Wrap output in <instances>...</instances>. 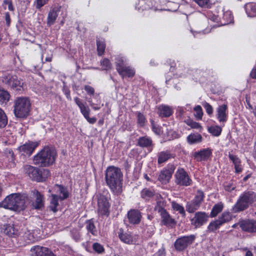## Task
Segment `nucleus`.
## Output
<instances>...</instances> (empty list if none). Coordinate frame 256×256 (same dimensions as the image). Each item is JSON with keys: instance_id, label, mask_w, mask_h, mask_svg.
I'll use <instances>...</instances> for the list:
<instances>
[{"instance_id": "nucleus-33", "label": "nucleus", "mask_w": 256, "mask_h": 256, "mask_svg": "<svg viewBox=\"0 0 256 256\" xmlns=\"http://www.w3.org/2000/svg\"><path fill=\"white\" fill-rule=\"evenodd\" d=\"M86 228L87 230L92 234L93 236H96L97 230L94 226V222L92 220H89L86 221Z\"/></svg>"}, {"instance_id": "nucleus-19", "label": "nucleus", "mask_w": 256, "mask_h": 256, "mask_svg": "<svg viewBox=\"0 0 256 256\" xmlns=\"http://www.w3.org/2000/svg\"><path fill=\"white\" fill-rule=\"evenodd\" d=\"M16 76V75L11 72H4L1 76L0 80L8 88H10L11 84L14 83Z\"/></svg>"}, {"instance_id": "nucleus-61", "label": "nucleus", "mask_w": 256, "mask_h": 256, "mask_svg": "<svg viewBox=\"0 0 256 256\" xmlns=\"http://www.w3.org/2000/svg\"><path fill=\"white\" fill-rule=\"evenodd\" d=\"M90 106L95 110H99L100 108V106H98V104H96L92 102V99H90L88 100Z\"/></svg>"}, {"instance_id": "nucleus-16", "label": "nucleus", "mask_w": 256, "mask_h": 256, "mask_svg": "<svg viewBox=\"0 0 256 256\" xmlns=\"http://www.w3.org/2000/svg\"><path fill=\"white\" fill-rule=\"evenodd\" d=\"M24 172L32 180L37 182L40 180L38 177V169L30 165H26L24 166Z\"/></svg>"}, {"instance_id": "nucleus-21", "label": "nucleus", "mask_w": 256, "mask_h": 256, "mask_svg": "<svg viewBox=\"0 0 256 256\" xmlns=\"http://www.w3.org/2000/svg\"><path fill=\"white\" fill-rule=\"evenodd\" d=\"M173 109L170 106L162 104L158 107V114L162 118H168L172 115Z\"/></svg>"}, {"instance_id": "nucleus-37", "label": "nucleus", "mask_w": 256, "mask_h": 256, "mask_svg": "<svg viewBox=\"0 0 256 256\" xmlns=\"http://www.w3.org/2000/svg\"><path fill=\"white\" fill-rule=\"evenodd\" d=\"M202 140V136L198 134H191L189 135L187 138L188 142L190 144L200 142Z\"/></svg>"}, {"instance_id": "nucleus-31", "label": "nucleus", "mask_w": 256, "mask_h": 256, "mask_svg": "<svg viewBox=\"0 0 256 256\" xmlns=\"http://www.w3.org/2000/svg\"><path fill=\"white\" fill-rule=\"evenodd\" d=\"M10 94L4 88H0V104L6 105L10 99Z\"/></svg>"}, {"instance_id": "nucleus-13", "label": "nucleus", "mask_w": 256, "mask_h": 256, "mask_svg": "<svg viewBox=\"0 0 256 256\" xmlns=\"http://www.w3.org/2000/svg\"><path fill=\"white\" fill-rule=\"evenodd\" d=\"M60 8V6H54L50 8L47 17V24L48 26H50L55 23Z\"/></svg>"}, {"instance_id": "nucleus-52", "label": "nucleus", "mask_w": 256, "mask_h": 256, "mask_svg": "<svg viewBox=\"0 0 256 256\" xmlns=\"http://www.w3.org/2000/svg\"><path fill=\"white\" fill-rule=\"evenodd\" d=\"M228 157L230 159L232 162L234 166L240 164V160L236 156L233 155L230 153L228 154Z\"/></svg>"}, {"instance_id": "nucleus-43", "label": "nucleus", "mask_w": 256, "mask_h": 256, "mask_svg": "<svg viewBox=\"0 0 256 256\" xmlns=\"http://www.w3.org/2000/svg\"><path fill=\"white\" fill-rule=\"evenodd\" d=\"M232 219V216L229 212H224L222 216L218 220L222 224L229 222Z\"/></svg>"}, {"instance_id": "nucleus-22", "label": "nucleus", "mask_w": 256, "mask_h": 256, "mask_svg": "<svg viewBox=\"0 0 256 256\" xmlns=\"http://www.w3.org/2000/svg\"><path fill=\"white\" fill-rule=\"evenodd\" d=\"M240 226L242 230L246 232H256V221L254 220H244L240 223Z\"/></svg>"}, {"instance_id": "nucleus-23", "label": "nucleus", "mask_w": 256, "mask_h": 256, "mask_svg": "<svg viewBox=\"0 0 256 256\" xmlns=\"http://www.w3.org/2000/svg\"><path fill=\"white\" fill-rule=\"evenodd\" d=\"M141 217L140 212L138 210H132L128 214V220L132 224H138L140 221Z\"/></svg>"}, {"instance_id": "nucleus-11", "label": "nucleus", "mask_w": 256, "mask_h": 256, "mask_svg": "<svg viewBox=\"0 0 256 256\" xmlns=\"http://www.w3.org/2000/svg\"><path fill=\"white\" fill-rule=\"evenodd\" d=\"M228 106L223 104L219 106L216 108V118L220 124H222V127L224 123L228 120Z\"/></svg>"}, {"instance_id": "nucleus-28", "label": "nucleus", "mask_w": 256, "mask_h": 256, "mask_svg": "<svg viewBox=\"0 0 256 256\" xmlns=\"http://www.w3.org/2000/svg\"><path fill=\"white\" fill-rule=\"evenodd\" d=\"M48 248L39 246H36L32 247L30 249L32 256H44L46 254Z\"/></svg>"}, {"instance_id": "nucleus-36", "label": "nucleus", "mask_w": 256, "mask_h": 256, "mask_svg": "<svg viewBox=\"0 0 256 256\" xmlns=\"http://www.w3.org/2000/svg\"><path fill=\"white\" fill-rule=\"evenodd\" d=\"M171 205L174 210L178 212L182 216H185L186 212L182 206L174 201L171 202Z\"/></svg>"}, {"instance_id": "nucleus-51", "label": "nucleus", "mask_w": 256, "mask_h": 256, "mask_svg": "<svg viewBox=\"0 0 256 256\" xmlns=\"http://www.w3.org/2000/svg\"><path fill=\"white\" fill-rule=\"evenodd\" d=\"M194 110L196 112L195 116L198 119H202L203 115L202 107L199 105L196 106L194 108Z\"/></svg>"}, {"instance_id": "nucleus-26", "label": "nucleus", "mask_w": 256, "mask_h": 256, "mask_svg": "<svg viewBox=\"0 0 256 256\" xmlns=\"http://www.w3.org/2000/svg\"><path fill=\"white\" fill-rule=\"evenodd\" d=\"M74 100L76 105L78 106L80 112L83 115V116L84 117H88V115H90V109L88 106H86V104H84L82 100L78 97L74 98Z\"/></svg>"}, {"instance_id": "nucleus-45", "label": "nucleus", "mask_w": 256, "mask_h": 256, "mask_svg": "<svg viewBox=\"0 0 256 256\" xmlns=\"http://www.w3.org/2000/svg\"><path fill=\"white\" fill-rule=\"evenodd\" d=\"M199 6L204 8H210L212 4L210 0H194Z\"/></svg>"}, {"instance_id": "nucleus-24", "label": "nucleus", "mask_w": 256, "mask_h": 256, "mask_svg": "<svg viewBox=\"0 0 256 256\" xmlns=\"http://www.w3.org/2000/svg\"><path fill=\"white\" fill-rule=\"evenodd\" d=\"M34 196L36 197V200L32 203V206L35 209H40L44 206V197L40 192L34 190L32 192Z\"/></svg>"}, {"instance_id": "nucleus-55", "label": "nucleus", "mask_w": 256, "mask_h": 256, "mask_svg": "<svg viewBox=\"0 0 256 256\" xmlns=\"http://www.w3.org/2000/svg\"><path fill=\"white\" fill-rule=\"evenodd\" d=\"M5 5H8V10L10 11L14 10V7L12 6V2L11 0H4L3 2L2 6L4 9L6 8Z\"/></svg>"}, {"instance_id": "nucleus-59", "label": "nucleus", "mask_w": 256, "mask_h": 256, "mask_svg": "<svg viewBox=\"0 0 256 256\" xmlns=\"http://www.w3.org/2000/svg\"><path fill=\"white\" fill-rule=\"evenodd\" d=\"M236 188V186L232 183H227L224 186V189L228 192H231Z\"/></svg>"}, {"instance_id": "nucleus-32", "label": "nucleus", "mask_w": 256, "mask_h": 256, "mask_svg": "<svg viewBox=\"0 0 256 256\" xmlns=\"http://www.w3.org/2000/svg\"><path fill=\"white\" fill-rule=\"evenodd\" d=\"M51 196L52 198L50 200L49 208L51 210L56 212L58 211L57 206H58V200L60 198L58 196L54 194H52Z\"/></svg>"}, {"instance_id": "nucleus-40", "label": "nucleus", "mask_w": 256, "mask_h": 256, "mask_svg": "<svg viewBox=\"0 0 256 256\" xmlns=\"http://www.w3.org/2000/svg\"><path fill=\"white\" fill-rule=\"evenodd\" d=\"M223 208V205L221 203H218L215 204L212 208L210 216L215 217L217 214L220 213Z\"/></svg>"}, {"instance_id": "nucleus-58", "label": "nucleus", "mask_w": 256, "mask_h": 256, "mask_svg": "<svg viewBox=\"0 0 256 256\" xmlns=\"http://www.w3.org/2000/svg\"><path fill=\"white\" fill-rule=\"evenodd\" d=\"M223 18L226 20L228 22H231L232 20V12L230 11H227L224 12Z\"/></svg>"}, {"instance_id": "nucleus-6", "label": "nucleus", "mask_w": 256, "mask_h": 256, "mask_svg": "<svg viewBox=\"0 0 256 256\" xmlns=\"http://www.w3.org/2000/svg\"><path fill=\"white\" fill-rule=\"evenodd\" d=\"M204 194L201 190H198L194 199L186 203V208L189 213H194L198 210L204 202Z\"/></svg>"}, {"instance_id": "nucleus-48", "label": "nucleus", "mask_w": 256, "mask_h": 256, "mask_svg": "<svg viewBox=\"0 0 256 256\" xmlns=\"http://www.w3.org/2000/svg\"><path fill=\"white\" fill-rule=\"evenodd\" d=\"M93 250L98 254H102L104 250V246L98 242H94L92 244Z\"/></svg>"}, {"instance_id": "nucleus-20", "label": "nucleus", "mask_w": 256, "mask_h": 256, "mask_svg": "<svg viewBox=\"0 0 256 256\" xmlns=\"http://www.w3.org/2000/svg\"><path fill=\"white\" fill-rule=\"evenodd\" d=\"M4 232L10 237L15 238L18 236L20 232L17 228L13 224H6L3 226Z\"/></svg>"}, {"instance_id": "nucleus-53", "label": "nucleus", "mask_w": 256, "mask_h": 256, "mask_svg": "<svg viewBox=\"0 0 256 256\" xmlns=\"http://www.w3.org/2000/svg\"><path fill=\"white\" fill-rule=\"evenodd\" d=\"M152 131L156 134L160 135L161 133L160 128L157 126L154 120H151Z\"/></svg>"}, {"instance_id": "nucleus-3", "label": "nucleus", "mask_w": 256, "mask_h": 256, "mask_svg": "<svg viewBox=\"0 0 256 256\" xmlns=\"http://www.w3.org/2000/svg\"><path fill=\"white\" fill-rule=\"evenodd\" d=\"M56 152L52 147H44L34 156V162L40 166H48L56 160Z\"/></svg>"}, {"instance_id": "nucleus-39", "label": "nucleus", "mask_w": 256, "mask_h": 256, "mask_svg": "<svg viewBox=\"0 0 256 256\" xmlns=\"http://www.w3.org/2000/svg\"><path fill=\"white\" fill-rule=\"evenodd\" d=\"M56 186L58 188V190L60 194H62V196H58L60 200H64L68 197V193L67 190L60 185H56Z\"/></svg>"}, {"instance_id": "nucleus-15", "label": "nucleus", "mask_w": 256, "mask_h": 256, "mask_svg": "<svg viewBox=\"0 0 256 256\" xmlns=\"http://www.w3.org/2000/svg\"><path fill=\"white\" fill-rule=\"evenodd\" d=\"M212 154V152L210 149L205 148L194 153L193 157L198 162L205 161L210 158Z\"/></svg>"}, {"instance_id": "nucleus-5", "label": "nucleus", "mask_w": 256, "mask_h": 256, "mask_svg": "<svg viewBox=\"0 0 256 256\" xmlns=\"http://www.w3.org/2000/svg\"><path fill=\"white\" fill-rule=\"evenodd\" d=\"M256 201V194L252 191L244 192L234 204L233 210L234 212L242 211L247 208L249 205Z\"/></svg>"}, {"instance_id": "nucleus-63", "label": "nucleus", "mask_w": 256, "mask_h": 256, "mask_svg": "<svg viewBox=\"0 0 256 256\" xmlns=\"http://www.w3.org/2000/svg\"><path fill=\"white\" fill-rule=\"evenodd\" d=\"M4 20L6 22L7 26H9L10 24L11 19L10 18V14L8 12H6L4 14Z\"/></svg>"}, {"instance_id": "nucleus-4", "label": "nucleus", "mask_w": 256, "mask_h": 256, "mask_svg": "<svg viewBox=\"0 0 256 256\" xmlns=\"http://www.w3.org/2000/svg\"><path fill=\"white\" fill-rule=\"evenodd\" d=\"M31 109V103L28 98L18 96L14 101V114L20 118H25L30 114Z\"/></svg>"}, {"instance_id": "nucleus-1", "label": "nucleus", "mask_w": 256, "mask_h": 256, "mask_svg": "<svg viewBox=\"0 0 256 256\" xmlns=\"http://www.w3.org/2000/svg\"><path fill=\"white\" fill-rule=\"evenodd\" d=\"M105 178L107 185L114 194H119L122 192V174L119 168L114 166L108 168Z\"/></svg>"}, {"instance_id": "nucleus-12", "label": "nucleus", "mask_w": 256, "mask_h": 256, "mask_svg": "<svg viewBox=\"0 0 256 256\" xmlns=\"http://www.w3.org/2000/svg\"><path fill=\"white\" fill-rule=\"evenodd\" d=\"M208 216L204 212H198L191 219V223L196 228L200 227L208 221Z\"/></svg>"}, {"instance_id": "nucleus-47", "label": "nucleus", "mask_w": 256, "mask_h": 256, "mask_svg": "<svg viewBox=\"0 0 256 256\" xmlns=\"http://www.w3.org/2000/svg\"><path fill=\"white\" fill-rule=\"evenodd\" d=\"M222 224L218 220L210 222L208 228L209 230L213 232L218 228Z\"/></svg>"}, {"instance_id": "nucleus-14", "label": "nucleus", "mask_w": 256, "mask_h": 256, "mask_svg": "<svg viewBox=\"0 0 256 256\" xmlns=\"http://www.w3.org/2000/svg\"><path fill=\"white\" fill-rule=\"evenodd\" d=\"M158 212L160 214L162 222L164 225L171 226L176 224V222L175 220L171 217L164 208L162 207L159 208Z\"/></svg>"}, {"instance_id": "nucleus-29", "label": "nucleus", "mask_w": 256, "mask_h": 256, "mask_svg": "<svg viewBox=\"0 0 256 256\" xmlns=\"http://www.w3.org/2000/svg\"><path fill=\"white\" fill-rule=\"evenodd\" d=\"M14 83L11 84V86L10 88V89L16 91L20 92L24 90V82L23 80L18 78L17 76L15 78L14 81Z\"/></svg>"}, {"instance_id": "nucleus-64", "label": "nucleus", "mask_w": 256, "mask_h": 256, "mask_svg": "<svg viewBox=\"0 0 256 256\" xmlns=\"http://www.w3.org/2000/svg\"><path fill=\"white\" fill-rule=\"evenodd\" d=\"M86 120L87 121L90 123V124H94L96 121V118H90L89 116V115H88V117H84Z\"/></svg>"}, {"instance_id": "nucleus-17", "label": "nucleus", "mask_w": 256, "mask_h": 256, "mask_svg": "<svg viewBox=\"0 0 256 256\" xmlns=\"http://www.w3.org/2000/svg\"><path fill=\"white\" fill-rule=\"evenodd\" d=\"M118 236L121 241L126 244H132L136 242V238L130 232L124 233L122 228L119 230Z\"/></svg>"}, {"instance_id": "nucleus-60", "label": "nucleus", "mask_w": 256, "mask_h": 256, "mask_svg": "<svg viewBox=\"0 0 256 256\" xmlns=\"http://www.w3.org/2000/svg\"><path fill=\"white\" fill-rule=\"evenodd\" d=\"M48 0H36V8H40L48 2Z\"/></svg>"}, {"instance_id": "nucleus-54", "label": "nucleus", "mask_w": 256, "mask_h": 256, "mask_svg": "<svg viewBox=\"0 0 256 256\" xmlns=\"http://www.w3.org/2000/svg\"><path fill=\"white\" fill-rule=\"evenodd\" d=\"M203 106L205 108L206 112L208 115H210L212 114L213 108L210 104L206 102L203 104Z\"/></svg>"}, {"instance_id": "nucleus-8", "label": "nucleus", "mask_w": 256, "mask_h": 256, "mask_svg": "<svg viewBox=\"0 0 256 256\" xmlns=\"http://www.w3.org/2000/svg\"><path fill=\"white\" fill-rule=\"evenodd\" d=\"M98 212L99 216H108L110 214V204L106 198L102 194H98Z\"/></svg>"}, {"instance_id": "nucleus-18", "label": "nucleus", "mask_w": 256, "mask_h": 256, "mask_svg": "<svg viewBox=\"0 0 256 256\" xmlns=\"http://www.w3.org/2000/svg\"><path fill=\"white\" fill-rule=\"evenodd\" d=\"M117 64V71L122 77L127 76L132 77L134 75L135 72L134 69L129 66H122L120 63Z\"/></svg>"}, {"instance_id": "nucleus-57", "label": "nucleus", "mask_w": 256, "mask_h": 256, "mask_svg": "<svg viewBox=\"0 0 256 256\" xmlns=\"http://www.w3.org/2000/svg\"><path fill=\"white\" fill-rule=\"evenodd\" d=\"M84 89L88 95L93 96L94 94V89L90 86L86 85Z\"/></svg>"}, {"instance_id": "nucleus-62", "label": "nucleus", "mask_w": 256, "mask_h": 256, "mask_svg": "<svg viewBox=\"0 0 256 256\" xmlns=\"http://www.w3.org/2000/svg\"><path fill=\"white\" fill-rule=\"evenodd\" d=\"M125 59L123 57H118L116 58V69L117 70V64L118 63H120V65L122 66H125L124 65Z\"/></svg>"}, {"instance_id": "nucleus-25", "label": "nucleus", "mask_w": 256, "mask_h": 256, "mask_svg": "<svg viewBox=\"0 0 256 256\" xmlns=\"http://www.w3.org/2000/svg\"><path fill=\"white\" fill-rule=\"evenodd\" d=\"M174 154L169 150L162 151L158 154V164H162L168 160L169 159L174 158Z\"/></svg>"}, {"instance_id": "nucleus-35", "label": "nucleus", "mask_w": 256, "mask_h": 256, "mask_svg": "<svg viewBox=\"0 0 256 256\" xmlns=\"http://www.w3.org/2000/svg\"><path fill=\"white\" fill-rule=\"evenodd\" d=\"M222 124L220 126H212L208 128V131L212 136H218L220 135L222 131Z\"/></svg>"}, {"instance_id": "nucleus-46", "label": "nucleus", "mask_w": 256, "mask_h": 256, "mask_svg": "<svg viewBox=\"0 0 256 256\" xmlns=\"http://www.w3.org/2000/svg\"><path fill=\"white\" fill-rule=\"evenodd\" d=\"M7 123V117L4 110L0 108V128L4 127Z\"/></svg>"}, {"instance_id": "nucleus-34", "label": "nucleus", "mask_w": 256, "mask_h": 256, "mask_svg": "<svg viewBox=\"0 0 256 256\" xmlns=\"http://www.w3.org/2000/svg\"><path fill=\"white\" fill-rule=\"evenodd\" d=\"M152 144V140L146 136L140 137L138 140V144L141 147H148Z\"/></svg>"}, {"instance_id": "nucleus-42", "label": "nucleus", "mask_w": 256, "mask_h": 256, "mask_svg": "<svg viewBox=\"0 0 256 256\" xmlns=\"http://www.w3.org/2000/svg\"><path fill=\"white\" fill-rule=\"evenodd\" d=\"M184 122L192 128H196L198 130L202 128V126L199 123L196 122L190 118H188L184 120Z\"/></svg>"}, {"instance_id": "nucleus-7", "label": "nucleus", "mask_w": 256, "mask_h": 256, "mask_svg": "<svg viewBox=\"0 0 256 256\" xmlns=\"http://www.w3.org/2000/svg\"><path fill=\"white\" fill-rule=\"evenodd\" d=\"M175 182L180 186H188L192 183L188 174L184 168H179L176 170L175 175Z\"/></svg>"}, {"instance_id": "nucleus-44", "label": "nucleus", "mask_w": 256, "mask_h": 256, "mask_svg": "<svg viewBox=\"0 0 256 256\" xmlns=\"http://www.w3.org/2000/svg\"><path fill=\"white\" fill-rule=\"evenodd\" d=\"M102 70H108L112 68V64L108 58H104L100 62Z\"/></svg>"}, {"instance_id": "nucleus-27", "label": "nucleus", "mask_w": 256, "mask_h": 256, "mask_svg": "<svg viewBox=\"0 0 256 256\" xmlns=\"http://www.w3.org/2000/svg\"><path fill=\"white\" fill-rule=\"evenodd\" d=\"M173 170L169 169H164L162 170L158 178V180L162 183L168 182L172 178Z\"/></svg>"}, {"instance_id": "nucleus-38", "label": "nucleus", "mask_w": 256, "mask_h": 256, "mask_svg": "<svg viewBox=\"0 0 256 256\" xmlns=\"http://www.w3.org/2000/svg\"><path fill=\"white\" fill-rule=\"evenodd\" d=\"M50 176V172L48 170L42 169V170H38V177L40 180H38L37 182H42L45 181Z\"/></svg>"}, {"instance_id": "nucleus-10", "label": "nucleus", "mask_w": 256, "mask_h": 256, "mask_svg": "<svg viewBox=\"0 0 256 256\" xmlns=\"http://www.w3.org/2000/svg\"><path fill=\"white\" fill-rule=\"evenodd\" d=\"M38 146V142H28L20 146L18 150L20 154L24 156H30Z\"/></svg>"}, {"instance_id": "nucleus-50", "label": "nucleus", "mask_w": 256, "mask_h": 256, "mask_svg": "<svg viewBox=\"0 0 256 256\" xmlns=\"http://www.w3.org/2000/svg\"><path fill=\"white\" fill-rule=\"evenodd\" d=\"M245 9L246 12L250 13L252 12L256 13V4L253 3L247 4L245 5Z\"/></svg>"}, {"instance_id": "nucleus-41", "label": "nucleus", "mask_w": 256, "mask_h": 256, "mask_svg": "<svg viewBox=\"0 0 256 256\" xmlns=\"http://www.w3.org/2000/svg\"><path fill=\"white\" fill-rule=\"evenodd\" d=\"M96 44L98 54L99 56H102L104 53L106 44L104 41L100 40H96Z\"/></svg>"}, {"instance_id": "nucleus-30", "label": "nucleus", "mask_w": 256, "mask_h": 256, "mask_svg": "<svg viewBox=\"0 0 256 256\" xmlns=\"http://www.w3.org/2000/svg\"><path fill=\"white\" fill-rule=\"evenodd\" d=\"M155 195V191L152 188H144L140 192L141 197L146 200H149Z\"/></svg>"}, {"instance_id": "nucleus-9", "label": "nucleus", "mask_w": 256, "mask_h": 256, "mask_svg": "<svg viewBox=\"0 0 256 256\" xmlns=\"http://www.w3.org/2000/svg\"><path fill=\"white\" fill-rule=\"evenodd\" d=\"M194 239L195 236L194 235L182 236L176 240L174 247L177 250L182 251L192 244Z\"/></svg>"}, {"instance_id": "nucleus-2", "label": "nucleus", "mask_w": 256, "mask_h": 256, "mask_svg": "<svg viewBox=\"0 0 256 256\" xmlns=\"http://www.w3.org/2000/svg\"><path fill=\"white\" fill-rule=\"evenodd\" d=\"M27 197L20 193H14L7 196L1 202L0 207L16 212L24 210L26 208Z\"/></svg>"}, {"instance_id": "nucleus-56", "label": "nucleus", "mask_w": 256, "mask_h": 256, "mask_svg": "<svg viewBox=\"0 0 256 256\" xmlns=\"http://www.w3.org/2000/svg\"><path fill=\"white\" fill-rule=\"evenodd\" d=\"M71 234L73 238L76 241L80 240V232L76 229H73L70 231Z\"/></svg>"}, {"instance_id": "nucleus-49", "label": "nucleus", "mask_w": 256, "mask_h": 256, "mask_svg": "<svg viewBox=\"0 0 256 256\" xmlns=\"http://www.w3.org/2000/svg\"><path fill=\"white\" fill-rule=\"evenodd\" d=\"M137 118L138 122L140 126H144L146 122V118L142 114L138 112L137 114Z\"/></svg>"}]
</instances>
